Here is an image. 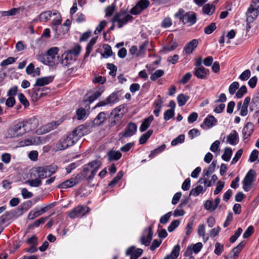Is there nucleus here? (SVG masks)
Instances as JSON below:
<instances>
[{
    "label": "nucleus",
    "mask_w": 259,
    "mask_h": 259,
    "mask_svg": "<svg viewBox=\"0 0 259 259\" xmlns=\"http://www.w3.org/2000/svg\"><path fill=\"white\" fill-rule=\"evenodd\" d=\"M133 20V17L129 14H127L126 10H121L114 15L111 20V22L112 23L117 22L118 28H121L123 26L126 25L128 22H132Z\"/></svg>",
    "instance_id": "obj_5"
},
{
    "label": "nucleus",
    "mask_w": 259,
    "mask_h": 259,
    "mask_svg": "<svg viewBox=\"0 0 259 259\" xmlns=\"http://www.w3.org/2000/svg\"><path fill=\"white\" fill-rule=\"evenodd\" d=\"M99 160H94L82 166V174L88 181L93 180L101 165Z\"/></svg>",
    "instance_id": "obj_3"
},
{
    "label": "nucleus",
    "mask_w": 259,
    "mask_h": 259,
    "mask_svg": "<svg viewBox=\"0 0 259 259\" xmlns=\"http://www.w3.org/2000/svg\"><path fill=\"white\" fill-rule=\"evenodd\" d=\"M165 145L163 144L151 151L149 155V157L150 158L154 157L156 155L162 152L165 149Z\"/></svg>",
    "instance_id": "obj_44"
},
{
    "label": "nucleus",
    "mask_w": 259,
    "mask_h": 259,
    "mask_svg": "<svg viewBox=\"0 0 259 259\" xmlns=\"http://www.w3.org/2000/svg\"><path fill=\"white\" fill-rule=\"evenodd\" d=\"M123 176V173L122 171L118 172L117 176L111 181L108 184L110 187H113L122 178Z\"/></svg>",
    "instance_id": "obj_48"
},
{
    "label": "nucleus",
    "mask_w": 259,
    "mask_h": 259,
    "mask_svg": "<svg viewBox=\"0 0 259 259\" xmlns=\"http://www.w3.org/2000/svg\"><path fill=\"white\" fill-rule=\"evenodd\" d=\"M217 122V119L213 115H208L204 119L203 123L201 125V127L204 128V125H205L208 128H211L215 125Z\"/></svg>",
    "instance_id": "obj_20"
},
{
    "label": "nucleus",
    "mask_w": 259,
    "mask_h": 259,
    "mask_svg": "<svg viewBox=\"0 0 259 259\" xmlns=\"http://www.w3.org/2000/svg\"><path fill=\"white\" fill-rule=\"evenodd\" d=\"M185 11L181 8L175 14V17L179 18L181 22L184 25L189 24L192 26L196 23L197 21V17L196 13L193 11H189L184 14Z\"/></svg>",
    "instance_id": "obj_4"
},
{
    "label": "nucleus",
    "mask_w": 259,
    "mask_h": 259,
    "mask_svg": "<svg viewBox=\"0 0 259 259\" xmlns=\"http://www.w3.org/2000/svg\"><path fill=\"white\" fill-rule=\"evenodd\" d=\"M46 166L38 167L36 168V172L37 174L38 177L41 180L42 179L49 177Z\"/></svg>",
    "instance_id": "obj_33"
},
{
    "label": "nucleus",
    "mask_w": 259,
    "mask_h": 259,
    "mask_svg": "<svg viewBox=\"0 0 259 259\" xmlns=\"http://www.w3.org/2000/svg\"><path fill=\"white\" fill-rule=\"evenodd\" d=\"M253 132V126L251 123H247L242 130L243 138L244 140L247 139Z\"/></svg>",
    "instance_id": "obj_22"
},
{
    "label": "nucleus",
    "mask_w": 259,
    "mask_h": 259,
    "mask_svg": "<svg viewBox=\"0 0 259 259\" xmlns=\"http://www.w3.org/2000/svg\"><path fill=\"white\" fill-rule=\"evenodd\" d=\"M116 5L114 3L108 6L105 9V17L111 16L115 11Z\"/></svg>",
    "instance_id": "obj_47"
},
{
    "label": "nucleus",
    "mask_w": 259,
    "mask_h": 259,
    "mask_svg": "<svg viewBox=\"0 0 259 259\" xmlns=\"http://www.w3.org/2000/svg\"><path fill=\"white\" fill-rule=\"evenodd\" d=\"M175 116L174 109H168L166 110L164 113V119L165 120H168Z\"/></svg>",
    "instance_id": "obj_57"
},
{
    "label": "nucleus",
    "mask_w": 259,
    "mask_h": 259,
    "mask_svg": "<svg viewBox=\"0 0 259 259\" xmlns=\"http://www.w3.org/2000/svg\"><path fill=\"white\" fill-rule=\"evenodd\" d=\"M103 48L104 49V53L102 54V57L107 58L112 55L113 52L110 45L105 44L103 45Z\"/></svg>",
    "instance_id": "obj_43"
},
{
    "label": "nucleus",
    "mask_w": 259,
    "mask_h": 259,
    "mask_svg": "<svg viewBox=\"0 0 259 259\" xmlns=\"http://www.w3.org/2000/svg\"><path fill=\"white\" fill-rule=\"evenodd\" d=\"M49 218V217H42L38 220H35L32 224H30L28 226L29 229H33L34 228L38 227L41 224H44L47 220Z\"/></svg>",
    "instance_id": "obj_34"
},
{
    "label": "nucleus",
    "mask_w": 259,
    "mask_h": 259,
    "mask_svg": "<svg viewBox=\"0 0 259 259\" xmlns=\"http://www.w3.org/2000/svg\"><path fill=\"white\" fill-rule=\"evenodd\" d=\"M107 156L109 161H117L121 157L122 154L119 151L111 150L108 152Z\"/></svg>",
    "instance_id": "obj_25"
},
{
    "label": "nucleus",
    "mask_w": 259,
    "mask_h": 259,
    "mask_svg": "<svg viewBox=\"0 0 259 259\" xmlns=\"http://www.w3.org/2000/svg\"><path fill=\"white\" fill-rule=\"evenodd\" d=\"M54 78L53 76H48L36 79L34 87H43L51 83Z\"/></svg>",
    "instance_id": "obj_19"
},
{
    "label": "nucleus",
    "mask_w": 259,
    "mask_h": 259,
    "mask_svg": "<svg viewBox=\"0 0 259 259\" xmlns=\"http://www.w3.org/2000/svg\"><path fill=\"white\" fill-rule=\"evenodd\" d=\"M153 226L151 225L144 230L143 235L141 237V242L142 244L148 246L150 245L153 237Z\"/></svg>",
    "instance_id": "obj_10"
},
{
    "label": "nucleus",
    "mask_w": 259,
    "mask_h": 259,
    "mask_svg": "<svg viewBox=\"0 0 259 259\" xmlns=\"http://www.w3.org/2000/svg\"><path fill=\"white\" fill-rule=\"evenodd\" d=\"M90 210V208L89 207L78 205L69 212L68 217L71 219L81 218L88 213Z\"/></svg>",
    "instance_id": "obj_7"
},
{
    "label": "nucleus",
    "mask_w": 259,
    "mask_h": 259,
    "mask_svg": "<svg viewBox=\"0 0 259 259\" xmlns=\"http://www.w3.org/2000/svg\"><path fill=\"white\" fill-rule=\"evenodd\" d=\"M16 59L12 57H9L7 59L3 60L1 63V66L2 67L6 66L8 65L14 63L16 61Z\"/></svg>",
    "instance_id": "obj_63"
},
{
    "label": "nucleus",
    "mask_w": 259,
    "mask_h": 259,
    "mask_svg": "<svg viewBox=\"0 0 259 259\" xmlns=\"http://www.w3.org/2000/svg\"><path fill=\"white\" fill-rule=\"evenodd\" d=\"M250 75L251 72L250 70L246 69L240 75L239 78L242 81H245L250 77Z\"/></svg>",
    "instance_id": "obj_61"
},
{
    "label": "nucleus",
    "mask_w": 259,
    "mask_h": 259,
    "mask_svg": "<svg viewBox=\"0 0 259 259\" xmlns=\"http://www.w3.org/2000/svg\"><path fill=\"white\" fill-rule=\"evenodd\" d=\"M61 23L62 18L60 14H58V15L52 21L51 26L52 29L58 35L64 34L68 31V28H67L62 31L61 30L60 28H62L63 26L61 25Z\"/></svg>",
    "instance_id": "obj_8"
},
{
    "label": "nucleus",
    "mask_w": 259,
    "mask_h": 259,
    "mask_svg": "<svg viewBox=\"0 0 259 259\" xmlns=\"http://www.w3.org/2000/svg\"><path fill=\"white\" fill-rule=\"evenodd\" d=\"M239 84L237 81L232 82L229 86V92L231 95H233L236 91L238 89Z\"/></svg>",
    "instance_id": "obj_62"
},
{
    "label": "nucleus",
    "mask_w": 259,
    "mask_h": 259,
    "mask_svg": "<svg viewBox=\"0 0 259 259\" xmlns=\"http://www.w3.org/2000/svg\"><path fill=\"white\" fill-rule=\"evenodd\" d=\"M255 177V172L253 169H250L245 176L243 181L252 184Z\"/></svg>",
    "instance_id": "obj_36"
},
{
    "label": "nucleus",
    "mask_w": 259,
    "mask_h": 259,
    "mask_svg": "<svg viewBox=\"0 0 259 259\" xmlns=\"http://www.w3.org/2000/svg\"><path fill=\"white\" fill-rule=\"evenodd\" d=\"M189 96L183 94H179L177 97V102L179 106H183L186 104L189 99Z\"/></svg>",
    "instance_id": "obj_38"
},
{
    "label": "nucleus",
    "mask_w": 259,
    "mask_h": 259,
    "mask_svg": "<svg viewBox=\"0 0 259 259\" xmlns=\"http://www.w3.org/2000/svg\"><path fill=\"white\" fill-rule=\"evenodd\" d=\"M81 51V46H75L72 49L69 50L62 55L59 60L62 66L69 67L74 63Z\"/></svg>",
    "instance_id": "obj_2"
},
{
    "label": "nucleus",
    "mask_w": 259,
    "mask_h": 259,
    "mask_svg": "<svg viewBox=\"0 0 259 259\" xmlns=\"http://www.w3.org/2000/svg\"><path fill=\"white\" fill-rule=\"evenodd\" d=\"M149 6L150 1L149 0H140L130 10V13L134 15H139L149 7Z\"/></svg>",
    "instance_id": "obj_9"
},
{
    "label": "nucleus",
    "mask_w": 259,
    "mask_h": 259,
    "mask_svg": "<svg viewBox=\"0 0 259 259\" xmlns=\"http://www.w3.org/2000/svg\"><path fill=\"white\" fill-rule=\"evenodd\" d=\"M178 47V44L176 41H171L168 45L163 47V51L171 52Z\"/></svg>",
    "instance_id": "obj_51"
},
{
    "label": "nucleus",
    "mask_w": 259,
    "mask_h": 259,
    "mask_svg": "<svg viewBox=\"0 0 259 259\" xmlns=\"http://www.w3.org/2000/svg\"><path fill=\"white\" fill-rule=\"evenodd\" d=\"M193 225L194 220H189L185 228V229L186 230V234L187 236L190 235V234L192 232Z\"/></svg>",
    "instance_id": "obj_59"
},
{
    "label": "nucleus",
    "mask_w": 259,
    "mask_h": 259,
    "mask_svg": "<svg viewBox=\"0 0 259 259\" xmlns=\"http://www.w3.org/2000/svg\"><path fill=\"white\" fill-rule=\"evenodd\" d=\"M232 155V150L231 148H226L224 154L222 155V158L226 161H229Z\"/></svg>",
    "instance_id": "obj_46"
},
{
    "label": "nucleus",
    "mask_w": 259,
    "mask_h": 259,
    "mask_svg": "<svg viewBox=\"0 0 259 259\" xmlns=\"http://www.w3.org/2000/svg\"><path fill=\"white\" fill-rule=\"evenodd\" d=\"M199 42L198 39H193L187 42L184 47L183 52L187 55L192 54L197 47Z\"/></svg>",
    "instance_id": "obj_17"
},
{
    "label": "nucleus",
    "mask_w": 259,
    "mask_h": 259,
    "mask_svg": "<svg viewBox=\"0 0 259 259\" xmlns=\"http://www.w3.org/2000/svg\"><path fill=\"white\" fill-rule=\"evenodd\" d=\"M153 119L154 117L152 115H150L148 117L145 118L140 127V132H144L146 131L150 126Z\"/></svg>",
    "instance_id": "obj_26"
},
{
    "label": "nucleus",
    "mask_w": 259,
    "mask_h": 259,
    "mask_svg": "<svg viewBox=\"0 0 259 259\" xmlns=\"http://www.w3.org/2000/svg\"><path fill=\"white\" fill-rule=\"evenodd\" d=\"M217 163V160H213L212 163L209 165L207 168L203 169V175L205 176H209L210 174L214 171L215 168Z\"/></svg>",
    "instance_id": "obj_32"
},
{
    "label": "nucleus",
    "mask_w": 259,
    "mask_h": 259,
    "mask_svg": "<svg viewBox=\"0 0 259 259\" xmlns=\"http://www.w3.org/2000/svg\"><path fill=\"white\" fill-rule=\"evenodd\" d=\"M59 49L54 47L48 50L46 53H39L36 56V59L50 66H53L59 63V56H57Z\"/></svg>",
    "instance_id": "obj_1"
},
{
    "label": "nucleus",
    "mask_w": 259,
    "mask_h": 259,
    "mask_svg": "<svg viewBox=\"0 0 259 259\" xmlns=\"http://www.w3.org/2000/svg\"><path fill=\"white\" fill-rule=\"evenodd\" d=\"M19 10L20 8H14L9 11H1L0 14H1V17L14 16L19 12Z\"/></svg>",
    "instance_id": "obj_41"
},
{
    "label": "nucleus",
    "mask_w": 259,
    "mask_h": 259,
    "mask_svg": "<svg viewBox=\"0 0 259 259\" xmlns=\"http://www.w3.org/2000/svg\"><path fill=\"white\" fill-rule=\"evenodd\" d=\"M14 130L16 131L18 136H22L27 133L23 121H20L14 124L13 126Z\"/></svg>",
    "instance_id": "obj_24"
},
{
    "label": "nucleus",
    "mask_w": 259,
    "mask_h": 259,
    "mask_svg": "<svg viewBox=\"0 0 259 259\" xmlns=\"http://www.w3.org/2000/svg\"><path fill=\"white\" fill-rule=\"evenodd\" d=\"M143 250L141 248H136L134 246L128 247L125 252L126 256H130V259H138L143 253Z\"/></svg>",
    "instance_id": "obj_13"
},
{
    "label": "nucleus",
    "mask_w": 259,
    "mask_h": 259,
    "mask_svg": "<svg viewBox=\"0 0 259 259\" xmlns=\"http://www.w3.org/2000/svg\"><path fill=\"white\" fill-rule=\"evenodd\" d=\"M247 93V88L245 85L241 87L236 93V96L237 98H241L243 95Z\"/></svg>",
    "instance_id": "obj_60"
},
{
    "label": "nucleus",
    "mask_w": 259,
    "mask_h": 259,
    "mask_svg": "<svg viewBox=\"0 0 259 259\" xmlns=\"http://www.w3.org/2000/svg\"><path fill=\"white\" fill-rule=\"evenodd\" d=\"M16 104V100L14 97H9L6 100V106L8 108H12Z\"/></svg>",
    "instance_id": "obj_64"
},
{
    "label": "nucleus",
    "mask_w": 259,
    "mask_h": 259,
    "mask_svg": "<svg viewBox=\"0 0 259 259\" xmlns=\"http://www.w3.org/2000/svg\"><path fill=\"white\" fill-rule=\"evenodd\" d=\"M180 251V246L177 244L174 247L170 254L167 255H170L169 259H177L179 255Z\"/></svg>",
    "instance_id": "obj_45"
},
{
    "label": "nucleus",
    "mask_w": 259,
    "mask_h": 259,
    "mask_svg": "<svg viewBox=\"0 0 259 259\" xmlns=\"http://www.w3.org/2000/svg\"><path fill=\"white\" fill-rule=\"evenodd\" d=\"M210 72L208 69L205 68L204 66L199 67H195L193 70L194 75L198 78L200 79H206Z\"/></svg>",
    "instance_id": "obj_12"
},
{
    "label": "nucleus",
    "mask_w": 259,
    "mask_h": 259,
    "mask_svg": "<svg viewBox=\"0 0 259 259\" xmlns=\"http://www.w3.org/2000/svg\"><path fill=\"white\" fill-rule=\"evenodd\" d=\"M18 99L20 103L24 106L25 108H27L29 106V103L24 94L22 93L19 94Z\"/></svg>",
    "instance_id": "obj_58"
},
{
    "label": "nucleus",
    "mask_w": 259,
    "mask_h": 259,
    "mask_svg": "<svg viewBox=\"0 0 259 259\" xmlns=\"http://www.w3.org/2000/svg\"><path fill=\"white\" fill-rule=\"evenodd\" d=\"M88 127L89 126L87 124H81L75 129V133L78 132L79 136L82 137L88 134Z\"/></svg>",
    "instance_id": "obj_40"
},
{
    "label": "nucleus",
    "mask_w": 259,
    "mask_h": 259,
    "mask_svg": "<svg viewBox=\"0 0 259 259\" xmlns=\"http://www.w3.org/2000/svg\"><path fill=\"white\" fill-rule=\"evenodd\" d=\"M122 91L114 92L111 94L107 98V100L110 104H114L119 100V98L122 95Z\"/></svg>",
    "instance_id": "obj_21"
},
{
    "label": "nucleus",
    "mask_w": 259,
    "mask_h": 259,
    "mask_svg": "<svg viewBox=\"0 0 259 259\" xmlns=\"http://www.w3.org/2000/svg\"><path fill=\"white\" fill-rule=\"evenodd\" d=\"M97 37H94L92 38L86 47V52L84 56L83 61H85V59L89 56L91 52L93 50V47L94 45L96 43Z\"/></svg>",
    "instance_id": "obj_28"
},
{
    "label": "nucleus",
    "mask_w": 259,
    "mask_h": 259,
    "mask_svg": "<svg viewBox=\"0 0 259 259\" xmlns=\"http://www.w3.org/2000/svg\"><path fill=\"white\" fill-rule=\"evenodd\" d=\"M31 187H37L41 185V180L38 177L33 180H29L26 182Z\"/></svg>",
    "instance_id": "obj_50"
},
{
    "label": "nucleus",
    "mask_w": 259,
    "mask_h": 259,
    "mask_svg": "<svg viewBox=\"0 0 259 259\" xmlns=\"http://www.w3.org/2000/svg\"><path fill=\"white\" fill-rule=\"evenodd\" d=\"M164 72L163 70L158 69L155 71L150 76V79L152 81H155L158 78L163 75Z\"/></svg>",
    "instance_id": "obj_49"
},
{
    "label": "nucleus",
    "mask_w": 259,
    "mask_h": 259,
    "mask_svg": "<svg viewBox=\"0 0 259 259\" xmlns=\"http://www.w3.org/2000/svg\"><path fill=\"white\" fill-rule=\"evenodd\" d=\"M76 142L69 135L66 138L60 140L58 146L60 149H65L73 145Z\"/></svg>",
    "instance_id": "obj_14"
},
{
    "label": "nucleus",
    "mask_w": 259,
    "mask_h": 259,
    "mask_svg": "<svg viewBox=\"0 0 259 259\" xmlns=\"http://www.w3.org/2000/svg\"><path fill=\"white\" fill-rule=\"evenodd\" d=\"M180 222L178 220H174L171 222L167 228V230L169 232L174 231L180 225Z\"/></svg>",
    "instance_id": "obj_56"
},
{
    "label": "nucleus",
    "mask_w": 259,
    "mask_h": 259,
    "mask_svg": "<svg viewBox=\"0 0 259 259\" xmlns=\"http://www.w3.org/2000/svg\"><path fill=\"white\" fill-rule=\"evenodd\" d=\"M218 180V177L216 175H213L210 181H208L207 178H200L198 181L199 183H203L205 186V187H209L212 186V185L215 182V181Z\"/></svg>",
    "instance_id": "obj_31"
},
{
    "label": "nucleus",
    "mask_w": 259,
    "mask_h": 259,
    "mask_svg": "<svg viewBox=\"0 0 259 259\" xmlns=\"http://www.w3.org/2000/svg\"><path fill=\"white\" fill-rule=\"evenodd\" d=\"M184 141L185 135L183 134H181L171 141V145L172 146H176L178 144L183 143L184 142Z\"/></svg>",
    "instance_id": "obj_53"
},
{
    "label": "nucleus",
    "mask_w": 259,
    "mask_h": 259,
    "mask_svg": "<svg viewBox=\"0 0 259 259\" xmlns=\"http://www.w3.org/2000/svg\"><path fill=\"white\" fill-rule=\"evenodd\" d=\"M246 242L245 241H241L237 246L234 247L231 252L229 253L227 256L226 259H235L238 256V254L245 246Z\"/></svg>",
    "instance_id": "obj_16"
},
{
    "label": "nucleus",
    "mask_w": 259,
    "mask_h": 259,
    "mask_svg": "<svg viewBox=\"0 0 259 259\" xmlns=\"http://www.w3.org/2000/svg\"><path fill=\"white\" fill-rule=\"evenodd\" d=\"M215 6L212 4H205L202 8L203 13L207 15H211L215 11Z\"/></svg>",
    "instance_id": "obj_35"
},
{
    "label": "nucleus",
    "mask_w": 259,
    "mask_h": 259,
    "mask_svg": "<svg viewBox=\"0 0 259 259\" xmlns=\"http://www.w3.org/2000/svg\"><path fill=\"white\" fill-rule=\"evenodd\" d=\"M137 131V124L133 122H130L128 123L125 130L123 132H121L119 134L120 138H128L134 135Z\"/></svg>",
    "instance_id": "obj_11"
},
{
    "label": "nucleus",
    "mask_w": 259,
    "mask_h": 259,
    "mask_svg": "<svg viewBox=\"0 0 259 259\" xmlns=\"http://www.w3.org/2000/svg\"><path fill=\"white\" fill-rule=\"evenodd\" d=\"M206 188L203 189V187L201 185L197 186L196 188L192 189L190 192V195H193L194 196H198L201 193L205 192Z\"/></svg>",
    "instance_id": "obj_42"
},
{
    "label": "nucleus",
    "mask_w": 259,
    "mask_h": 259,
    "mask_svg": "<svg viewBox=\"0 0 259 259\" xmlns=\"http://www.w3.org/2000/svg\"><path fill=\"white\" fill-rule=\"evenodd\" d=\"M153 133V131L152 130H148L146 133L143 134L139 139V144H145L148 139L151 137Z\"/></svg>",
    "instance_id": "obj_39"
},
{
    "label": "nucleus",
    "mask_w": 259,
    "mask_h": 259,
    "mask_svg": "<svg viewBox=\"0 0 259 259\" xmlns=\"http://www.w3.org/2000/svg\"><path fill=\"white\" fill-rule=\"evenodd\" d=\"M224 247L223 244H221L219 242H217L215 244V249L214 250V253L217 255H220L223 251H224Z\"/></svg>",
    "instance_id": "obj_54"
},
{
    "label": "nucleus",
    "mask_w": 259,
    "mask_h": 259,
    "mask_svg": "<svg viewBox=\"0 0 259 259\" xmlns=\"http://www.w3.org/2000/svg\"><path fill=\"white\" fill-rule=\"evenodd\" d=\"M52 204H50L46 207L41 208L37 211L31 210L28 215V219L30 220L34 219L35 218L44 214L48 211L49 208H51Z\"/></svg>",
    "instance_id": "obj_18"
},
{
    "label": "nucleus",
    "mask_w": 259,
    "mask_h": 259,
    "mask_svg": "<svg viewBox=\"0 0 259 259\" xmlns=\"http://www.w3.org/2000/svg\"><path fill=\"white\" fill-rule=\"evenodd\" d=\"M259 15V0H252L246 12V22L248 24L257 18Z\"/></svg>",
    "instance_id": "obj_6"
},
{
    "label": "nucleus",
    "mask_w": 259,
    "mask_h": 259,
    "mask_svg": "<svg viewBox=\"0 0 259 259\" xmlns=\"http://www.w3.org/2000/svg\"><path fill=\"white\" fill-rule=\"evenodd\" d=\"M58 12L56 11L53 14L51 11H47L41 13L39 15V19L41 21L47 22L51 18L52 15H56Z\"/></svg>",
    "instance_id": "obj_30"
},
{
    "label": "nucleus",
    "mask_w": 259,
    "mask_h": 259,
    "mask_svg": "<svg viewBox=\"0 0 259 259\" xmlns=\"http://www.w3.org/2000/svg\"><path fill=\"white\" fill-rule=\"evenodd\" d=\"M27 132L36 129L39 124L38 119L35 117L23 121Z\"/></svg>",
    "instance_id": "obj_15"
},
{
    "label": "nucleus",
    "mask_w": 259,
    "mask_h": 259,
    "mask_svg": "<svg viewBox=\"0 0 259 259\" xmlns=\"http://www.w3.org/2000/svg\"><path fill=\"white\" fill-rule=\"evenodd\" d=\"M217 28L215 23H211L209 25L205 27L204 31L207 34H210Z\"/></svg>",
    "instance_id": "obj_55"
},
{
    "label": "nucleus",
    "mask_w": 259,
    "mask_h": 259,
    "mask_svg": "<svg viewBox=\"0 0 259 259\" xmlns=\"http://www.w3.org/2000/svg\"><path fill=\"white\" fill-rule=\"evenodd\" d=\"M40 90V88L36 89L35 88L31 89V97L35 101L38 100L47 94V93H41Z\"/></svg>",
    "instance_id": "obj_29"
},
{
    "label": "nucleus",
    "mask_w": 259,
    "mask_h": 259,
    "mask_svg": "<svg viewBox=\"0 0 259 259\" xmlns=\"http://www.w3.org/2000/svg\"><path fill=\"white\" fill-rule=\"evenodd\" d=\"M76 113L78 120L84 118L87 114L85 109L82 107L78 108L76 110Z\"/></svg>",
    "instance_id": "obj_52"
},
{
    "label": "nucleus",
    "mask_w": 259,
    "mask_h": 259,
    "mask_svg": "<svg viewBox=\"0 0 259 259\" xmlns=\"http://www.w3.org/2000/svg\"><path fill=\"white\" fill-rule=\"evenodd\" d=\"M238 133L235 130L232 131L227 138V142L232 145H236L238 142Z\"/></svg>",
    "instance_id": "obj_23"
},
{
    "label": "nucleus",
    "mask_w": 259,
    "mask_h": 259,
    "mask_svg": "<svg viewBox=\"0 0 259 259\" xmlns=\"http://www.w3.org/2000/svg\"><path fill=\"white\" fill-rule=\"evenodd\" d=\"M106 119V114L105 112H100L93 121L95 125H101L103 124Z\"/></svg>",
    "instance_id": "obj_27"
},
{
    "label": "nucleus",
    "mask_w": 259,
    "mask_h": 259,
    "mask_svg": "<svg viewBox=\"0 0 259 259\" xmlns=\"http://www.w3.org/2000/svg\"><path fill=\"white\" fill-rule=\"evenodd\" d=\"M75 185V183L74 182V181L72 177L70 179L65 181L62 183H61L58 186V188L61 189H66L72 187Z\"/></svg>",
    "instance_id": "obj_37"
}]
</instances>
